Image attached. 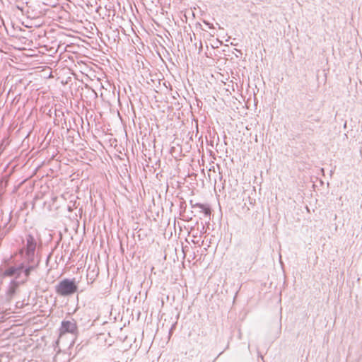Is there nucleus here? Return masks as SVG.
Masks as SVG:
<instances>
[{"instance_id":"2","label":"nucleus","mask_w":362,"mask_h":362,"mask_svg":"<svg viewBox=\"0 0 362 362\" xmlns=\"http://www.w3.org/2000/svg\"><path fill=\"white\" fill-rule=\"evenodd\" d=\"M33 267H29L28 268L23 270V267L21 266L17 268H10L8 270L6 271L5 274L8 276H16V277H18L21 276V274H24V279L22 280V282L25 281V279L28 277V276L30 274V272L33 269Z\"/></svg>"},{"instance_id":"3","label":"nucleus","mask_w":362,"mask_h":362,"mask_svg":"<svg viewBox=\"0 0 362 362\" xmlns=\"http://www.w3.org/2000/svg\"><path fill=\"white\" fill-rule=\"evenodd\" d=\"M76 330V324L74 320H64L62 322L60 329L61 334H74Z\"/></svg>"},{"instance_id":"1","label":"nucleus","mask_w":362,"mask_h":362,"mask_svg":"<svg viewBox=\"0 0 362 362\" xmlns=\"http://www.w3.org/2000/svg\"><path fill=\"white\" fill-rule=\"evenodd\" d=\"M77 290V286L74 281L64 279L57 286V292L62 296H69Z\"/></svg>"},{"instance_id":"4","label":"nucleus","mask_w":362,"mask_h":362,"mask_svg":"<svg viewBox=\"0 0 362 362\" xmlns=\"http://www.w3.org/2000/svg\"><path fill=\"white\" fill-rule=\"evenodd\" d=\"M35 246H36V244L34 241L33 238L31 236H29L27 238V248H26V255H27L28 260L29 262L33 261V259L34 253H35Z\"/></svg>"},{"instance_id":"5","label":"nucleus","mask_w":362,"mask_h":362,"mask_svg":"<svg viewBox=\"0 0 362 362\" xmlns=\"http://www.w3.org/2000/svg\"><path fill=\"white\" fill-rule=\"evenodd\" d=\"M18 286V284L15 281H13L11 283V285L9 286V288L8 290V294L11 296L14 292H15V289Z\"/></svg>"}]
</instances>
